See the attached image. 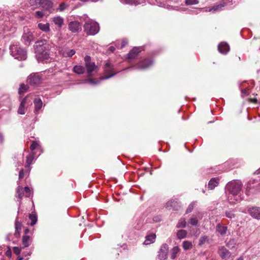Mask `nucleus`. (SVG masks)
<instances>
[{"instance_id": "obj_29", "label": "nucleus", "mask_w": 260, "mask_h": 260, "mask_svg": "<svg viewBox=\"0 0 260 260\" xmlns=\"http://www.w3.org/2000/svg\"><path fill=\"white\" fill-rule=\"evenodd\" d=\"M177 201H175V200H171L169 201H168L166 204V208L168 209H173L175 207L176 205H177Z\"/></svg>"}, {"instance_id": "obj_26", "label": "nucleus", "mask_w": 260, "mask_h": 260, "mask_svg": "<svg viewBox=\"0 0 260 260\" xmlns=\"http://www.w3.org/2000/svg\"><path fill=\"white\" fill-rule=\"evenodd\" d=\"M16 194V197L20 199L19 202L20 203L21 199L24 196H25V192L24 191L23 188L22 186H19L17 187Z\"/></svg>"}, {"instance_id": "obj_64", "label": "nucleus", "mask_w": 260, "mask_h": 260, "mask_svg": "<svg viewBox=\"0 0 260 260\" xmlns=\"http://www.w3.org/2000/svg\"><path fill=\"white\" fill-rule=\"evenodd\" d=\"M93 2H96L98 0H92Z\"/></svg>"}, {"instance_id": "obj_47", "label": "nucleus", "mask_w": 260, "mask_h": 260, "mask_svg": "<svg viewBox=\"0 0 260 260\" xmlns=\"http://www.w3.org/2000/svg\"><path fill=\"white\" fill-rule=\"evenodd\" d=\"M192 231H193V232L192 233V235L195 236L196 237H198L200 234V231L199 229H193Z\"/></svg>"}, {"instance_id": "obj_19", "label": "nucleus", "mask_w": 260, "mask_h": 260, "mask_svg": "<svg viewBox=\"0 0 260 260\" xmlns=\"http://www.w3.org/2000/svg\"><path fill=\"white\" fill-rule=\"evenodd\" d=\"M52 3L49 0H41V4L40 7H42L43 9L49 10L52 8Z\"/></svg>"}, {"instance_id": "obj_53", "label": "nucleus", "mask_w": 260, "mask_h": 260, "mask_svg": "<svg viewBox=\"0 0 260 260\" xmlns=\"http://www.w3.org/2000/svg\"><path fill=\"white\" fill-rule=\"evenodd\" d=\"M194 203L190 204L187 208L186 212L188 213L190 212L193 208Z\"/></svg>"}, {"instance_id": "obj_40", "label": "nucleus", "mask_w": 260, "mask_h": 260, "mask_svg": "<svg viewBox=\"0 0 260 260\" xmlns=\"http://www.w3.org/2000/svg\"><path fill=\"white\" fill-rule=\"evenodd\" d=\"M236 244V241L234 239H233L230 240L228 242H226V246L229 248L232 249L235 246Z\"/></svg>"}, {"instance_id": "obj_46", "label": "nucleus", "mask_w": 260, "mask_h": 260, "mask_svg": "<svg viewBox=\"0 0 260 260\" xmlns=\"http://www.w3.org/2000/svg\"><path fill=\"white\" fill-rule=\"evenodd\" d=\"M38 146L39 144L37 142L34 141L30 146V149L31 151H33L36 149Z\"/></svg>"}, {"instance_id": "obj_33", "label": "nucleus", "mask_w": 260, "mask_h": 260, "mask_svg": "<svg viewBox=\"0 0 260 260\" xmlns=\"http://www.w3.org/2000/svg\"><path fill=\"white\" fill-rule=\"evenodd\" d=\"M15 227L16 230L15 234H18V235H19L21 229V223L18 221V217H16L15 220Z\"/></svg>"}, {"instance_id": "obj_31", "label": "nucleus", "mask_w": 260, "mask_h": 260, "mask_svg": "<svg viewBox=\"0 0 260 260\" xmlns=\"http://www.w3.org/2000/svg\"><path fill=\"white\" fill-rule=\"evenodd\" d=\"M73 71L78 74H83L85 71L84 68L82 66H75L73 69Z\"/></svg>"}, {"instance_id": "obj_37", "label": "nucleus", "mask_w": 260, "mask_h": 260, "mask_svg": "<svg viewBox=\"0 0 260 260\" xmlns=\"http://www.w3.org/2000/svg\"><path fill=\"white\" fill-rule=\"evenodd\" d=\"M29 218L31 220L30 225L31 226L34 225L37 221V217L35 214H30L29 215Z\"/></svg>"}, {"instance_id": "obj_49", "label": "nucleus", "mask_w": 260, "mask_h": 260, "mask_svg": "<svg viewBox=\"0 0 260 260\" xmlns=\"http://www.w3.org/2000/svg\"><path fill=\"white\" fill-rule=\"evenodd\" d=\"M66 8L67 5L65 3H62L59 5L58 9L59 11L61 12L64 11Z\"/></svg>"}, {"instance_id": "obj_13", "label": "nucleus", "mask_w": 260, "mask_h": 260, "mask_svg": "<svg viewBox=\"0 0 260 260\" xmlns=\"http://www.w3.org/2000/svg\"><path fill=\"white\" fill-rule=\"evenodd\" d=\"M69 29L72 32H76L81 29V25L77 21H71L69 24Z\"/></svg>"}, {"instance_id": "obj_45", "label": "nucleus", "mask_w": 260, "mask_h": 260, "mask_svg": "<svg viewBox=\"0 0 260 260\" xmlns=\"http://www.w3.org/2000/svg\"><path fill=\"white\" fill-rule=\"evenodd\" d=\"M24 191L25 192V196L26 197H29L31 195V191L28 187L26 186L23 188Z\"/></svg>"}, {"instance_id": "obj_17", "label": "nucleus", "mask_w": 260, "mask_h": 260, "mask_svg": "<svg viewBox=\"0 0 260 260\" xmlns=\"http://www.w3.org/2000/svg\"><path fill=\"white\" fill-rule=\"evenodd\" d=\"M226 5V4L222 2H221L219 5L214 6L212 7H211L209 8L208 10H205V11H208V12H215L217 11H220L223 9V8Z\"/></svg>"}, {"instance_id": "obj_57", "label": "nucleus", "mask_w": 260, "mask_h": 260, "mask_svg": "<svg viewBox=\"0 0 260 260\" xmlns=\"http://www.w3.org/2000/svg\"><path fill=\"white\" fill-rule=\"evenodd\" d=\"M115 48L113 46H111L109 48V50L111 52H114V51L115 50Z\"/></svg>"}, {"instance_id": "obj_59", "label": "nucleus", "mask_w": 260, "mask_h": 260, "mask_svg": "<svg viewBox=\"0 0 260 260\" xmlns=\"http://www.w3.org/2000/svg\"><path fill=\"white\" fill-rule=\"evenodd\" d=\"M11 252L10 251H7V252H6V254L8 255H10L11 254Z\"/></svg>"}, {"instance_id": "obj_9", "label": "nucleus", "mask_w": 260, "mask_h": 260, "mask_svg": "<svg viewBox=\"0 0 260 260\" xmlns=\"http://www.w3.org/2000/svg\"><path fill=\"white\" fill-rule=\"evenodd\" d=\"M27 82L32 85H38L41 83L42 80L41 77L36 74H31L28 77Z\"/></svg>"}, {"instance_id": "obj_22", "label": "nucleus", "mask_w": 260, "mask_h": 260, "mask_svg": "<svg viewBox=\"0 0 260 260\" xmlns=\"http://www.w3.org/2000/svg\"><path fill=\"white\" fill-rule=\"evenodd\" d=\"M34 102L35 104V112L38 113L42 108L43 104L42 102L40 99L36 98L35 99Z\"/></svg>"}, {"instance_id": "obj_34", "label": "nucleus", "mask_w": 260, "mask_h": 260, "mask_svg": "<svg viewBox=\"0 0 260 260\" xmlns=\"http://www.w3.org/2000/svg\"><path fill=\"white\" fill-rule=\"evenodd\" d=\"M75 50L74 49H66L63 52V55L65 57H72L75 54Z\"/></svg>"}, {"instance_id": "obj_11", "label": "nucleus", "mask_w": 260, "mask_h": 260, "mask_svg": "<svg viewBox=\"0 0 260 260\" xmlns=\"http://www.w3.org/2000/svg\"><path fill=\"white\" fill-rule=\"evenodd\" d=\"M153 61L150 59H144L138 63L136 66L138 69L144 70L152 64Z\"/></svg>"}, {"instance_id": "obj_35", "label": "nucleus", "mask_w": 260, "mask_h": 260, "mask_svg": "<svg viewBox=\"0 0 260 260\" xmlns=\"http://www.w3.org/2000/svg\"><path fill=\"white\" fill-rule=\"evenodd\" d=\"M29 4L33 9H36L40 7L41 0H30Z\"/></svg>"}, {"instance_id": "obj_43", "label": "nucleus", "mask_w": 260, "mask_h": 260, "mask_svg": "<svg viewBox=\"0 0 260 260\" xmlns=\"http://www.w3.org/2000/svg\"><path fill=\"white\" fill-rule=\"evenodd\" d=\"M189 223L192 225H197L198 223V220L196 217H192L190 218Z\"/></svg>"}, {"instance_id": "obj_24", "label": "nucleus", "mask_w": 260, "mask_h": 260, "mask_svg": "<svg viewBox=\"0 0 260 260\" xmlns=\"http://www.w3.org/2000/svg\"><path fill=\"white\" fill-rule=\"evenodd\" d=\"M180 249L178 246L174 247L170 251V257L172 259L176 258L177 255L179 253Z\"/></svg>"}, {"instance_id": "obj_12", "label": "nucleus", "mask_w": 260, "mask_h": 260, "mask_svg": "<svg viewBox=\"0 0 260 260\" xmlns=\"http://www.w3.org/2000/svg\"><path fill=\"white\" fill-rule=\"evenodd\" d=\"M31 104V101H27V96L24 98L19 105V108L18 109V113L19 114H25V105H29Z\"/></svg>"}, {"instance_id": "obj_7", "label": "nucleus", "mask_w": 260, "mask_h": 260, "mask_svg": "<svg viewBox=\"0 0 260 260\" xmlns=\"http://www.w3.org/2000/svg\"><path fill=\"white\" fill-rule=\"evenodd\" d=\"M85 67L89 76L91 75V73L95 70L96 67L94 62L91 61V58L87 55L84 57Z\"/></svg>"}, {"instance_id": "obj_25", "label": "nucleus", "mask_w": 260, "mask_h": 260, "mask_svg": "<svg viewBox=\"0 0 260 260\" xmlns=\"http://www.w3.org/2000/svg\"><path fill=\"white\" fill-rule=\"evenodd\" d=\"M38 27L40 29L46 32H49L50 30V24L48 23H39L38 24Z\"/></svg>"}, {"instance_id": "obj_42", "label": "nucleus", "mask_w": 260, "mask_h": 260, "mask_svg": "<svg viewBox=\"0 0 260 260\" xmlns=\"http://www.w3.org/2000/svg\"><path fill=\"white\" fill-rule=\"evenodd\" d=\"M120 2L124 4H134L138 5L140 3L138 2V0H120Z\"/></svg>"}, {"instance_id": "obj_30", "label": "nucleus", "mask_w": 260, "mask_h": 260, "mask_svg": "<svg viewBox=\"0 0 260 260\" xmlns=\"http://www.w3.org/2000/svg\"><path fill=\"white\" fill-rule=\"evenodd\" d=\"M182 247L185 250L191 249L192 248V242L187 240L184 241L183 242Z\"/></svg>"}, {"instance_id": "obj_61", "label": "nucleus", "mask_w": 260, "mask_h": 260, "mask_svg": "<svg viewBox=\"0 0 260 260\" xmlns=\"http://www.w3.org/2000/svg\"><path fill=\"white\" fill-rule=\"evenodd\" d=\"M242 92L243 93H246V91L245 90H242Z\"/></svg>"}, {"instance_id": "obj_44", "label": "nucleus", "mask_w": 260, "mask_h": 260, "mask_svg": "<svg viewBox=\"0 0 260 260\" xmlns=\"http://www.w3.org/2000/svg\"><path fill=\"white\" fill-rule=\"evenodd\" d=\"M199 3L198 0H185V4L186 5H196Z\"/></svg>"}, {"instance_id": "obj_52", "label": "nucleus", "mask_w": 260, "mask_h": 260, "mask_svg": "<svg viewBox=\"0 0 260 260\" xmlns=\"http://www.w3.org/2000/svg\"><path fill=\"white\" fill-rule=\"evenodd\" d=\"M13 251L16 254H19L21 251V248L18 247H14L13 248Z\"/></svg>"}, {"instance_id": "obj_38", "label": "nucleus", "mask_w": 260, "mask_h": 260, "mask_svg": "<svg viewBox=\"0 0 260 260\" xmlns=\"http://www.w3.org/2000/svg\"><path fill=\"white\" fill-rule=\"evenodd\" d=\"M28 88V87L27 85L22 83L20 85L18 92L20 94L21 93L25 92L27 91Z\"/></svg>"}, {"instance_id": "obj_54", "label": "nucleus", "mask_w": 260, "mask_h": 260, "mask_svg": "<svg viewBox=\"0 0 260 260\" xmlns=\"http://www.w3.org/2000/svg\"><path fill=\"white\" fill-rule=\"evenodd\" d=\"M24 177V171L23 169H21L19 173V179H21Z\"/></svg>"}, {"instance_id": "obj_6", "label": "nucleus", "mask_w": 260, "mask_h": 260, "mask_svg": "<svg viewBox=\"0 0 260 260\" xmlns=\"http://www.w3.org/2000/svg\"><path fill=\"white\" fill-rule=\"evenodd\" d=\"M34 40V36L31 31L27 27L24 28L23 34L22 36V41L26 45H29Z\"/></svg>"}, {"instance_id": "obj_32", "label": "nucleus", "mask_w": 260, "mask_h": 260, "mask_svg": "<svg viewBox=\"0 0 260 260\" xmlns=\"http://www.w3.org/2000/svg\"><path fill=\"white\" fill-rule=\"evenodd\" d=\"M187 236V232L184 230H179L177 233V237L179 239H182Z\"/></svg>"}, {"instance_id": "obj_51", "label": "nucleus", "mask_w": 260, "mask_h": 260, "mask_svg": "<svg viewBox=\"0 0 260 260\" xmlns=\"http://www.w3.org/2000/svg\"><path fill=\"white\" fill-rule=\"evenodd\" d=\"M127 44V41L126 40L123 39L121 42L120 46L119 47L118 45H117V46L118 48H120L121 49V48H123V47H124Z\"/></svg>"}, {"instance_id": "obj_15", "label": "nucleus", "mask_w": 260, "mask_h": 260, "mask_svg": "<svg viewBox=\"0 0 260 260\" xmlns=\"http://www.w3.org/2000/svg\"><path fill=\"white\" fill-rule=\"evenodd\" d=\"M250 214L254 218L260 219V208L252 207L249 210Z\"/></svg>"}, {"instance_id": "obj_50", "label": "nucleus", "mask_w": 260, "mask_h": 260, "mask_svg": "<svg viewBox=\"0 0 260 260\" xmlns=\"http://www.w3.org/2000/svg\"><path fill=\"white\" fill-rule=\"evenodd\" d=\"M225 215L227 217L230 219H232L235 217V215L232 211L226 212Z\"/></svg>"}, {"instance_id": "obj_21", "label": "nucleus", "mask_w": 260, "mask_h": 260, "mask_svg": "<svg viewBox=\"0 0 260 260\" xmlns=\"http://www.w3.org/2000/svg\"><path fill=\"white\" fill-rule=\"evenodd\" d=\"M52 21L59 28H61L64 23L63 19L60 16H56L53 17L52 18Z\"/></svg>"}, {"instance_id": "obj_56", "label": "nucleus", "mask_w": 260, "mask_h": 260, "mask_svg": "<svg viewBox=\"0 0 260 260\" xmlns=\"http://www.w3.org/2000/svg\"><path fill=\"white\" fill-rule=\"evenodd\" d=\"M4 140V138L2 134L0 133V142L3 143Z\"/></svg>"}, {"instance_id": "obj_20", "label": "nucleus", "mask_w": 260, "mask_h": 260, "mask_svg": "<svg viewBox=\"0 0 260 260\" xmlns=\"http://www.w3.org/2000/svg\"><path fill=\"white\" fill-rule=\"evenodd\" d=\"M216 230L221 236H223L226 234L228 228L225 225L218 224L216 226Z\"/></svg>"}, {"instance_id": "obj_18", "label": "nucleus", "mask_w": 260, "mask_h": 260, "mask_svg": "<svg viewBox=\"0 0 260 260\" xmlns=\"http://www.w3.org/2000/svg\"><path fill=\"white\" fill-rule=\"evenodd\" d=\"M35 157V153L34 152L29 153L26 156L25 168H27L29 171H30V166L32 164L33 160Z\"/></svg>"}, {"instance_id": "obj_39", "label": "nucleus", "mask_w": 260, "mask_h": 260, "mask_svg": "<svg viewBox=\"0 0 260 260\" xmlns=\"http://www.w3.org/2000/svg\"><path fill=\"white\" fill-rule=\"evenodd\" d=\"M256 183L255 180H250L247 184L246 191H249L251 188L255 187V185L254 184Z\"/></svg>"}, {"instance_id": "obj_3", "label": "nucleus", "mask_w": 260, "mask_h": 260, "mask_svg": "<svg viewBox=\"0 0 260 260\" xmlns=\"http://www.w3.org/2000/svg\"><path fill=\"white\" fill-rule=\"evenodd\" d=\"M10 50L11 55L15 59L22 60L26 58V51L20 47L18 43H13L11 45Z\"/></svg>"}, {"instance_id": "obj_2", "label": "nucleus", "mask_w": 260, "mask_h": 260, "mask_svg": "<svg viewBox=\"0 0 260 260\" xmlns=\"http://www.w3.org/2000/svg\"><path fill=\"white\" fill-rule=\"evenodd\" d=\"M51 46L45 40H41L36 43V56L38 61L47 60L49 57V50Z\"/></svg>"}, {"instance_id": "obj_5", "label": "nucleus", "mask_w": 260, "mask_h": 260, "mask_svg": "<svg viewBox=\"0 0 260 260\" xmlns=\"http://www.w3.org/2000/svg\"><path fill=\"white\" fill-rule=\"evenodd\" d=\"M116 74V72L112 65L109 62L106 63L104 66V74L105 77L101 78V80H105L109 79L113 77Z\"/></svg>"}, {"instance_id": "obj_58", "label": "nucleus", "mask_w": 260, "mask_h": 260, "mask_svg": "<svg viewBox=\"0 0 260 260\" xmlns=\"http://www.w3.org/2000/svg\"><path fill=\"white\" fill-rule=\"evenodd\" d=\"M28 232H29V230L28 229H25V234H27Z\"/></svg>"}, {"instance_id": "obj_48", "label": "nucleus", "mask_w": 260, "mask_h": 260, "mask_svg": "<svg viewBox=\"0 0 260 260\" xmlns=\"http://www.w3.org/2000/svg\"><path fill=\"white\" fill-rule=\"evenodd\" d=\"M35 15L37 17L41 18L44 16V13L43 11H38L36 12Z\"/></svg>"}, {"instance_id": "obj_4", "label": "nucleus", "mask_w": 260, "mask_h": 260, "mask_svg": "<svg viewBox=\"0 0 260 260\" xmlns=\"http://www.w3.org/2000/svg\"><path fill=\"white\" fill-rule=\"evenodd\" d=\"M83 27L85 32L88 35H94L100 30L99 24L96 22L91 20L86 21Z\"/></svg>"}, {"instance_id": "obj_8", "label": "nucleus", "mask_w": 260, "mask_h": 260, "mask_svg": "<svg viewBox=\"0 0 260 260\" xmlns=\"http://www.w3.org/2000/svg\"><path fill=\"white\" fill-rule=\"evenodd\" d=\"M169 247L167 244H164L158 251L157 257L159 260H166L168 257Z\"/></svg>"}, {"instance_id": "obj_1", "label": "nucleus", "mask_w": 260, "mask_h": 260, "mask_svg": "<svg viewBox=\"0 0 260 260\" xmlns=\"http://www.w3.org/2000/svg\"><path fill=\"white\" fill-rule=\"evenodd\" d=\"M242 184L239 181L229 182L226 186L228 200L231 204H236L242 200L240 191Z\"/></svg>"}, {"instance_id": "obj_23", "label": "nucleus", "mask_w": 260, "mask_h": 260, "mask_svg": "<svg viewBox=\"0 0 260 260\" xmlns=\"http://www.w3.org/2000/svg\"><path fill=\"white\" fill-rule=\"evenodd\" d=\"M219 184V179L218 178H212L208 183V188L210 189H213Z\"/></svg>"}, {"instance_id": "obj_16", "label": "nucleus", "mask_w": 260, "mask_h": 260, "mask_svg": "<svg viewBox=\"0 0 260 260\" xmlns=\"http://www.w3.org/2000/svg\"><path fill=\"white\" fill-rule=\"evenodd\" d=\"M218 49L221 53L226 54L229 51L230 47L227 43L222 42L219 44Z\"/></svg>"}, {"instance_id": "obj_28", "label": "nucleus", "mask_w": 260, "mask_h": 260, "mask_svg": "<svg viewBox=\"0 0 260 260\" xmlns=\"http://www.w3.org/2000/svg\"><path fill=\"white\" fill-rule=\"evenodd\" d=\"M155 238L156 236L154 234H151L150 235L147 236L146 237V240L144 242V244L146 245H148L150 244V243L154 242Z\"/></svg>"}, {"instance_id": "obj_10", "label": "nucleus", "mask_w": 260, "mask_h": 260, "mask_svg": "<svg viewBox=\"0 0 260 260\" xmlns=\"http://www.w3.org/2000/svg\"><path fill=\"white\" fill-rule=\"evenodd\" d=\"M218 253L220 256L224 259H228L231 256V252L224 246H220L218 248Z\"/></svg>"}, {"instance_id": "obj_55", "label": "nucleus", "mask_w": 260, "mask_h": 260, "mask_svg": "<svg viewBox=\"0 0 260 260\" xmlns=\"http://www.w3.org/2000/svg\"><path fill=\"white\" fill-rule=\"evenodd\" d=\"M89 83L90 84H96L98 83V81H94L92 79H90L88 80V81Z\"/></svg>"}, {"instance_id": "obj_14", "label": "nucleus", "mask_w": 260, "mask_h": 260, "mask_svg": "<svg viewBox=\"0 0 260 260\" xmlns=\"http://www.w3.org/2000/svg\"><path fill=\"white\" fill-rule=\"evenodd\" d=\"M142 48L141 47L134 48L128 54L127 57L128 59H133L136 58L139 53L141 52Z\"/></svg>"}, {"instance_id": "obj_62", "label": "nucleus", "mask_w": 260, "mask_h": 260, "mask_svg": "<svg viewBox=\"0 0 260 260\" xmlns=\"http://www.w3.org/2000/svg\"><path fill=\"white\" fill-rule=\"evenodd\" d=\"M256 173L257 174H259L260 173V169L257 171Z\"/></svg>"}, {"instance_id": "obj_63", "label": "nucleus", "mask_w": 260, "mask_h": 260, "mask_svg": "<svg viewBox=\"0 0 260 260\" xmlns=\"http://www.w3.org/2000/svg\"><path fill=\"white\" fill-rule=\"evenodd\" d=\"M23 259V257H19L18 260H22Z\"/></svg>"}, {"instance_id": "obj_27", "label": "nucleus", "mask_w": 260, "mask_h": 260, "mask_svg": "<svg viewBox=\"0 0 260 260\" xmlns=\"http://www.w3.org/2000/svg\"><path fill=\"white\" fill-rule=\"evenodd\" d=\"M31 240L30 238L26 235L23 236L22 237V244L23 247H27L29 246L31 243Z\"/></svg>"}, {"instance_id": "obj_36", "label": "nucleus", "mask_w": 260, "mask_h": 260, "mask_svg": "<svg viewBox=\"0 0 260 260\" xmlns=\"http://www.w3.org/2000/svg\"><path fill=\"white\" fill-rule=\"evenodd\" d=\"M186 223L185 219L184 218H181L179 220L176 227L177 228H184L186 226Z\"/></svg>"}, {"instance_id": "obj_41", "label": "nucleus", "mask_w": 260, "mask_h": 260, "mask_svg": "<svg viewBox=\"0 0 260 260\" xmlns=\"http://www.w3.org/2000/svg\"><path fill=\"white\" fill-rule=\"evenodd\" d=\"M209 240V238L207 236H202L199 240V245H202L204 244L206 242H208Z\"/></svg>"}, {"instance_id": "obj_60", "label": "nucleus", "mask_w": 260, "mask_h": 260, "mask_svg": "<svg viewBox=\"0 0 260 260\" xmlns=\"http://www.w3.org/2000/svg\"><path fill=\"white\" fill-rule=\"evenodd\" d=\"M237 260H243V258L241 256L239 257Z\"/></svg>"}]
</instances>
